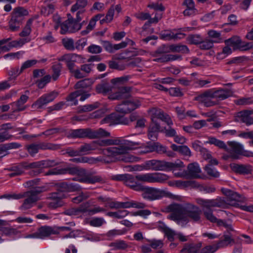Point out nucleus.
Segmentation results:
<instances>
[{
	"label": "nucleus",
	"mask_w": 253,
	"mask_h": 253,
	"mask_svg": "<svg viewBox=\"0 0 253 253\" xmlns=\"http://www.w3.org/2000/svg\"><path fill=\"white\" fill-rule=\"evenodd\" d=\"M96 150L99 151L100 156H104L103 151L107 149L113 148L112 151L116 153L114 160L111 163L123 161L126 163L137 162L138 158L128 153V151L132 150L140 143L138 142L132 141L123 138L114 139H104L93 141Z\"/></svg>",
	"instance_id": "f257e3e1"
},
{
	"label": "nucleus",
	"mask_w": 253,
	"mask_h": 253,
	"mask_svg": "<svg viewBox=\"0 0 253 253\" xmlns=\"http://www.w3.org/2000/svg\"><path fill=\"white\" fill-rule=\"evenodd\" d=\"M162 211L169 213L167 218L184 227L190 221L201 223L202 221V211L200 208L190 203L183 204L173 203L165 207Z\"/></svg>",
	"instance_id": "f03ea898"
},
{
	"label": "nucleus",
	"mask_w": 253,
	"mask_h": 253,
	"mask_svg": "<svg viewBox=\"0 0 253 253\" xmlns=\"http://www.w3.org/2000/svg\"><path fill=\"white\" fill-rule=\"evenodd\" d=\"M169 178L166 174L159 172L138 174L135 176L128 174L124 184L133 190L140 191L143 185L139 182L163 183Z\"/></svg>",
	"instance_id": "7ed1b4c3"
},
{
	"label": "nucleus",
	"mask_w": 253,
	"mask_h": 253,
	"mask_svg": "<svg viewBox=\"0 0 253 253\" xmlns=\"http://www.w3.org/2000/svg\"><path fill=\"white\" fill-rule=\"evenodd\" d=\"M110 136V133L102 128L96 130L89 128L72 129L70 131L68 135V137L72 138H88L89 139H96Z\"/></svg>",
	"instance_id": "20e7f679"
},
{
	"label": "nucleus",
	"mask_w": 253,
	"mask_h": 253,
	"mask_svg": "<svg viewBox=\"0 0 253 253\" xmlns=\"http://www.w3.org/2000/svg\"><path fill=\"white\" fill-rule=\"evenodd\" d=\"M197 203L203 208H207V210L204 211V214L207 220L211 222L215 223L217 218L212 213V211L211 210L212 207H219L224 208L226 207V202L221 198H217L212 200H205L202 198L196 199Z\"/></svg>",
	"instance_id": "39448f33"
},
{
	"label": "nucleus",
	"mask_w": 253,
	"mask_h": 253,
	"mask_svg": "<svg viewBox=\"0 0 253 253\" xmlns=\"http://www.w3.org/2000/svg\"><path fill=\"white\" fill-rule=\"evenodd\" d=\"M145 164L146 169L154 171H169L184 167L183 163L179 160H177L174 162L151 160L146 161Z\"/></svg>",
	"instance_id": "423d86ee"
},
{
	"label": "nucleus",
	"mask_w": 253,
	"mask_h": 253,
	"mask_svg": "<svg viewBox=\"0 0 253 253\" xmlns=\"http://www.w3.org/2000/svg\"><path fill=\"white\" fill-rule=\"evenodd\" d=\"M168 47L163 45L159 47L156 51H154L152 55L155 57L153 61L160 63H166L171 61L181 59V56L178 55L167 54L169 52Z\"/></svg>",
	"instance_id": "0eeeda50"
},
{
	"label": "nucleus",
	"mask_w": 253,
	"mask_h": 253,
	"mask_svg": "<svg viewBox=\"0 0 253 253\" xmlns=\"http://www.w3.org/2000/svg\"><path fill=\"white\" fill-rule=\"evenodd\" d=\"M113 148H110L103 151L104 156H99L96 158L82 157H81V163H88L89 164H94L97 162H101L105 164L111 163V161L114 160L116 153L112 151Z\"/></svg>",
	"instance_id": "6e6552de"
},
{
	"label": "nucleus",
	"mask_w": 253,
	"mask_h": 253,
	"mask_svg": "<svg viewBox=\"0 0 253 253\" xmlns=\"http://www.w3.org/2000/svg\"><path fill=\"white\" fill-rule=\"evenodd\" d=\"M140 191L142 192V197L149 201L159 200L166 194L165 191L163 190L144 185L141 188Z\"/></svg>",
	"instance_id": "1a4fd4ad"
},
{
	"label": "nucleus",
	"mask_w": 253,
	"mask_h": 253,
	"mask_svg": "<svg viewBox=\"0 0 253 253\" xmlns=\"http://www.w3.org/2000/svg\"><path fill=\"white\" fill-rule=\"evenodd\" d=\"M141 105V102L138 99H127L117 105L115 110L119 113L126 114L138 108Z\"/></svg>",
	"instance_id": "9d476101"
},
{
	"label": "nucleus",
	"mask_w": 253,
	"mask_h": 253,
	"mask_svg": "<svg viewBox=\"0 0 253 253\" xmlns=\"http://www.w3.org/2000/svg\"><path fill=\"white\" fill-rule=\"evenodd\" d=\"M148 112L151 117V123H158L157 119H159L165 122L168 126H172L173 122L169 116L164 112L160 109L152 108Z\"/></svg>",
	"instance_id": "9b49d317"
},
{
	"label": "nucleus",
	"mask_w": 253,
	"mask_h": 253,
	"mask_svg": "<svg viewBox=\"0 0 253 253\" xmlns=\"http://www.w3.org/2000/svg\"><path fill=\"white\" fill-rule=\"evenodd\" d=\"M59 61H64L66 63V66L70 71L75 68V63H82L84 62L82 57L75 53H67L58 58Z\"/></svg>",
	"instance_id": "f8f14e48"
},
{
	"label": "nucleus",
	"mask_w": 253,
	"mask_h": 253,
	"mask_svg": "<svg viewBox=\"0 0 253 253\" xmlns=\"http://www.w3.org/2000/svg\"><path fill=\"white\" fill-rule=\"evenodd\" d=\"M58 94L59 92L55 90L44 94L32 104V107L36 109H42L49 102L53 101Z\"/></svg>",
	"instance_id": "ddd939ff"
},
{
	"label": "nucleus",
	"mask_w": 253,
	"mask_h": 253,
	"mask_svg": "<svg viewBox=\"0 0 253 253\" xmlns=\"http://www.w3.org/2000/svg\"><path fill=\"white\" fill-rule=\"evenodd\" d=\"M213 99L212 95V90L209 89L203 93L196 95L194 100L203 104L206 107H210L215 105L217 103L215 101H212Z\"/></svg>",
	"instance_id": "4468645a"
},
{
	"label": "nucleus",
	"mask_w": 253,
	"mask_h": 253,
	"mask_svg": "<svg viewBox=\"0 0 253 253\" xmlns=\"http://www.w3.org/2000/svg\"><path fill=\"white\" fill-rule=\"evenodd\" d=\"M131 87L123 86L119 88L118 91L109 95L110 100L127 99L131 96Z\"/></svg>",
	"instance_id": "2eb2a0df"
},
{
	"label": "nucleus",
	"mask_w": 253,
	"mask_h": 253,
	"mask_svg": "<svg viewBox=\"0 0 253 253\" xmlns=\"http://www.w3.org/2000/svg\"><path fill=\"white\" fill-rule=\"evenodd\" d=\"M57 193L73 192L79 191L81 189V186L74 183L63 182L56 184Z\"/></svg>",
	"instance_id": "dca6fc26"
},
{
	"label": "nucleus",
	"mask_w": 253,
	"mask_h": 253,
	"mask_svg": "<svg viewBox=\"0 0 253 253\" xmlns=\"http://www.w3.org/2000/svg\"><path fill=\"white\" fill-rule=\"evenodd\" d=\"M101 124H108L110 126L117 124H127V120L120 115L112 113L103 118L100 122Z\"/></svg>",
	"instance_id": "f3484780"
},
{
	"label": "nucleus",
	"mask_w": 253,
	"mask_h": 253,
	"mask_svg": "<svg viewBox=\"0 0 253 253\" xmlns=\"http://www.w3.org/2000/svg\"><path fill=\"white\" fill-rule=\"evenodd\" d=\"M253 110H244L236 114L235 120L237 122L245 124L247 126L253 125V118L251 116Z\"/></svg>",
	"instance_id": "a211bd4d"
},
{
	"label": "nucleus",
	"mask_w": 253,
	"mask_h": 253,
	"mask_svg": "<svg viewBox=\"0 0 253 253\" xmlns=\"http://www.w3.org/2000/svg\"><path fill=\"white\" fill-rule=\"evenodd\" d=\"M65 197L64 194L59 193H52L50 194L48 199L51 201L48 203V206L51 209H56L63 206L62 199Z\"/></svg>",
	"instance_id": "6ab92c4d"
},
{
	"label": "nucleus",
	"mask_w": 253,
	"mask_h": 253,
	"mask_svg": "<svg viewBox=\"0 0 253 253\" xmlns=\"http://www.w3.org/2000/svg\"><path fill=\"white\" fill-rule=\"evenodd\" d=\"M186 171L189 177L202 179L205 177V175L201 174V169L197 163L189 164Z\"/></svg>",
	"instance_id": "aec40b11"
},
{
	"label": "nucleus",
	"mask_w": 253,
	"mask_h": 253,
	"mask_svg": "<svg viewBox=\"0 0 253 253\" xmlns=\"http://www.w3.org/2000/svg\"><path fill=\"white\" fill-rule=\"evenodd\" d=\"M230 167L235 173L243 175L251 174L253 170V167L250 165L232 163L230 165Z\"/></svg>",
	"instance_id": "412c9836"
},
{
	"label": "nucleus",
	"mask_w": 253,
	"mask_h": 253,
	"mask_svg": "<svg viewBox=\"0 0 253 253\" xmlns=\"http://www.w3.org/2000/svg\"><path fill=\"white\" fill-rule=\"evenodd\" d=\"M39 239H44L51 235H56L59 234V231L55 229V227L49 226H42L39 228L37 231Z\"/></svg>",
	"instance_id": "4be33fe9"
},
{
	"label": "nucleus",
	"mask_w": 253,
	"mask_h": 253,
	"mask_svg": "<svg viewBox=\"0 0 253 253\" xmlns=\"http://www.w3.org/2000/svg\"><path fill=\"white\" fill-rule=\"evenodd\" d=\"M22 195L23 196V198L26 197L22 205L19 208L22 211L31 209L39 200V198L34 197L31 194H30L28 192H26L24 194H22Z\"/></svg>",
	"instance_id": "5701e85b"
},
{
	"label": "nucleus",
	"mask_w": 253,
	"mask_h": 253,
	"mask_svg": "<svg viewBox=\"0 0 253 253\" xmlns=\"http://www.w3.org/2000/svg\"><path fill=\"white\" fill-rule=\"evenodd\" d=\"M228 144L230 148L227 147L228 151H227L230 153L231 158L238 159V155L243 153L242 145L235 142H228Z\"/></svg>",
	"instance_id": "b1692460"
},
{
	"label": "nucleus",
	"mask_w": 253,
	"mask_h": 253,
	"mask_svg": "<svg viewBox=\"0 0 253 253\" xmlns=\"http://www.w3.org/2000/svg\"><path fill=\"white\" fill-rule=\"evenodd\" d=\"M161 127L158 123H151L148 130V137L149 139L155 141L157 140L158 133L161 132Z\"/></svg>",
	"instance_id": "393cba45"
},
{
	"label": "nucleus",
	"mask_w": 253,
	"mask_h": 253,
	"mask_svg": "<svg viewBox=\"0 0 253 253\" xmlns=\"http://www.w3.org/2000/svg\"><path fill=\"white\" fill-rule=\"evenodd\" d=\"M83 175L78 179L81 182L93 184L99 182L102 180L100 176L93 175L90 173H85L84 170H83Z\"/></svg>",
	"instance_id": "a878e982"
},
{
	"label": "nucleus",
	"mask_w": 253,
	"mask_h": 253,
	"mask_svg": "<svg viewBox=\"0 0 253 253\" xmlns=\"http://www.w3.org/2000/svg\"><path fill=\"white\" fill-rule=\"evenodd\" d=\"M113 86L110 84L105 81H102V82L96 85L95 89L98 93L106 95L111 92L112 90Z\"/></svg>",
	"instance_id": "bb28decb"
},
{
	"label": "nucleus",
	"mask_w": 253,
	"mask_h": 253,
	"mask_svg": "<svg viewBox=\"0 0 253 253\" xmlns=\"http://www.w3.org/2000/svg\"><path fill=\"white\" fill-rule=\"evenodd\" d=\"M221 191L227 197L226 198H221L225 201L226 205L228 201H239L240 200L241 197L237 193L225 188H222Z\"/></svg>",
	"instance_id": "cd10ccee"
},
{
	"label": "nucleus",
	"mask_w": 253,
	"mask_h": 253,
	"mask_svg": "<svg viewBox=\"0 0 253 253\" xmlns=\"http://www.w3.org/2000/svg\"><path fill=\"white\" fill-rule=\"evenodd\" d=\"M222 238L217 243L220 248L226 247L231 244H234L235 242L229 231L224 232Z\"/></svg>",
	"instance_id": "c85d7f7f"
},
{
	"label": "nucleus",
	"mask_w": 253,
	"mask_h": 253,
	"mask_svg": "<svg viewBox=\"0 0 253 253\" xmlns=\"http://www.w3.org/2000/svg\"><path fill=\"white\" fill-rule=\"evenodd\" d=\"M95 150H96V148L93 141L89 143H84L79 147L80 156L90 154Z\"/></svg>",
	"instance_id": "c756f323"
},
{
	"label": "nucleus",
	"mask_w": 253,
	"mask_h": 253,
	"mask_svg": "<svg viewBox=\"0 0 253 253\" xmlns=\"http://www.w3.org/2000/svg\"><path fill=\"white\" fill-rule=\"evenodd\" d=\"M28 96L26 95H22L20 98L15 102L12 104V106H15L13 110L14 112L21 111L25 109V107L23 105L27 102Z\"/></svg>",
	"instance_id": "7c9ffc66"
},
{
	"label": "nucleus",
	"mask_w": 253,
	"mask_h": 253,
	"mask_svg": "<svg viewBox=\"0 0 253 253\" xmlns=\"http://www.w3.org/2000/svg\"><path fill=\"white\" fill-rule=\"evenodd\" d=\"M213 98H217L219 100H224L232 95V92L229 90H218L215 91H212Z\"/></svg>",
	"instance_id": "2f4dec72"
},
{
	"label": "nucleus",
	"mask_w": 253,
	"mask_h": 253,
	"mask_svg": "<svg viewBox=\"0 0 253 253\" xmlns=\"http://www.w3.org/2000/svg\"><path fill=\"white\" fill-rule=\"evenodd\" d=\"M145 205L142 203L136 202L133 201L126 202H120V209L135 208L137 209H143Z\"/></svg>",
	"instance_id": "473e14b6"
},
{
	"label": "nucleus",
	"mask_w": 253,
	"mask_h": 253,
	"mask_svg": "<svg viewBox=\"0 0 253 253\" xmlns=\"http://www.w3.org/2000/svg\"><path fill=\"white\" fill-rule=\"evenodd\" d=\"M22 21V20L12 14L11 18L9 21V27L10 30L12 31H16L18 30Z\"/></svg>",
	"instance_id": "72a5a7b5"
},
{
	"label": "nucleus",
	"mask_w": 253,
	"mask_h": 253,
	"mask_svg": "<svg viewBox=\"0 0 253 253\" xmlns=\"http://www.w3.org/2000/svg\"><path fill=\"white\" fill-rule=\"evenodd\" d=\"M100 105V103L99 102H95L91 104H86L84 106H80L78 107V111L79 113L90 112L99 108Z\"/></svg>",
	"instance_id": "f704fd0d"
},
{
	"label": "nucleus",
	"mask_w": 253,
	"mask_h": 253,
	"mask_svg": "<svg viewBox=\"0 0 253 253\" xmlns=\"http://www.w3.org/2000/svg\"><path fill=\"white\" fill-rule=\"evenodd\" d=\"M39 150H56L59 149L61 146L59 144L51 143L41 142L37 144Z\"/></svg>",
	"instance_id": "c9c22d12"
},
{
	"label": "nucleus",
	"mask_w": 253,
	"mask_h": 253,
	"mask_svg": "<svg viewBox=\"0 0 253 253\" xmlns=\"http://www.w3.org/2000/svg\"><path fill=\"white\" fill-rule=\"evenodd\" d=\"M68 17L70 26V32L74 33L81 29L82 26V23L76 21L70 14L68 15Z\"/></svg>",
	"instance_id": "e433bc0d"
},
{
	"label": "nucleus",
	"mask_w": 253,
	"mask_h": 253,
	"mask_svg": "<svg viewBox=\"0 0 253 253\" xmlns=\"http://www.w3.org/2000/svg\"><path fill=\"white\" fill-rule=\"evenodd\" d=\"M80 94L81 92L77 90L68 95L66 98V100L67 102H69V105H77L78 103L77 98L80 96Z\"/></svg>",
	"instance_id": "4c0bfd02"
},
{
	"label": "nucleus",
	"mask_w": 253,
	"mask_h": 253,
	"mask_svg": "<svg viewBox=\"0 0 253 253\" xmlns=\"http://www.w3.org/2000/svg\"><path fill=\"white\" fill-rule=\"evenodd\" d=\"M87 0H77L76 2L72 6L71 11L75 12L78 10H84V8L87 5Z\"/></svg>",
	"instance_id": "58836bf2"
},
{
	"label": "nucleus",
	"mask_w": 253,
	"mask_h": 253,
	"mask_svg": "<svg viewBox=\"0 0 253 253\" xmlns=\"http://www.w3.org/2000/svg\"><path fill=\"white\" fill-rule=\"evenodd\" d=\"M92 83L90 80L86 79L78 82L74 85V88L77 89H84L89 88Z\"/></svg>",
	"instance_id": "ea45409f"
},
{
	"label": "nucleus",
	"mask_w": 253,
	"mask_h": 253,
	"mask_svg": "<svg viewBox=\"0 0 253 253\" xmlns=\"http://www.w3.org/2000/svg\"><path fill=\"white\" fill-rule=\"evenodd\" d=\"M207 143H209L210 144L214 145L215 146L219 147V148L223 149L226 151H228V149H227V147L225 143L223 141L218 140L215 137H210L208 138Z\"/></svg>",
	"instance_id": "a19ab883"
},
{
	"label": "nucleus",
	"mask_w": 253,
	"mask_h": 253,
	"mask_svg": "<svg viewBox=\"0 0 253 253\" xmlns=\"http://www.w3.org/2000/svg\"><path fill=\"white\" fill-rule=\"evenodd\" d=\"M62 68V65L60 63H57L53 64L51 67L53 74L51 78L54 81H56L61 74V71Z\"/></svg>",
	"instance_id": "79ce46f5"
},
{
	"label": "nucleus",
	"mask_w": 253,
	"mask_h": 253,
	"mask_svg": "<svg viewBox=\"0 0 253 253\" xmlns=\"http://www.w3.org/2000/svg\"><path fill=\"white\" fill-rule=\"evenodd\" d=\"M241 39L238 36H234L228 40L225 41V43L228 45L233 47L234 50L238 49L239 42Z\"/></svg>",
	"instance_id": "37998d69"
},
{
	"label": "nucleus",
	"mask_w": 253,
	"mask_h": 253,
	"mask_svg": "<svg viewBox=\"0 0 253 253\" xmlns=\"http://www.w3.org/2000/svg\"><path fill=\"white\" fill-rule=\"evenodd\" d=\"M129 212L126 210H120L115 212L110 211L106 213V215L118 219H122L127 216Z\"/></svg>",
	"instance_id": "c03bdc74"
},
{
	"label": "nucleus",
	"mask_w": 253,
	"mask_h": 253,
	"mask_svg": "<svg viewBox=\"0 0 253 253\" xmlns=\"http://www.w3.org/2000/svg\"><path fill=\"white\" fill-rule=\"evenodd\" d=\"M169 50L172 52L183 53H187L189 52L188 48L185 45H171L169 46Z\"/></svg>",
	"instance_id": "a18cd8bd"
},
{
	"label": "nucleus",
	"mask_w": 253,
	"mask_h": 253,
	"mask_svg": "<svg viewBox=\"0 0 253 253\" xmlns=\"http://www.w3.org/2000/svg\"><path fill=\"white\" fill-rule=\"evenodd\" d=\"M110 246L114 247L116 250H125L129 247V245L123 240H118L111 243Z\"/></svg>",
	"instance_id": "49530a36"
},
{
	"label": "nucleus",
	"mask_w": 253,
	"mask_h": 253,
	"mask_svg": "<svg viewBox=\"0 0 253 253\" xmlns=\"http://www.w3.org/2000/svg\"><path fill=\"white\" fill-rule=\"evenodd\" d=\"M12 14L23 20V16L27 15L28 14V11L23 7H19L14 9Z\"/></svg>",
	"instance_id": "de8ad7c7"
},
{
	"label": "nucleus",
	"mask_w": 253,
	"mask_h": 253,
	"mask_svg": "<svg viewBox=\"0 0 253 253\" xmlns=\"http://www.w3.org/2000/svg\"><path fill=\"white\" fill-rule=\"evenodd\" d=\"M42 169L53 167L58 165L60 162L57 160H45L41 161Z\"/></svg>",
	"instance_id": "09e8293b"
},
{
	"label": "nucleus",
	"mask_w": 253,
	"mask_h": 253,
	"mask_svg": "<svg viewBox=\"0 0 253 253\" xmlns=\"http://www.w3.org/2000/svg\"><path fill=\"white\" fill-rule=\"evenodd\" d=\"M105 109H99L96 111L93 112L92 113L89 115V116L87 118L85 119H79L78 120H85L87 119H99L102 117L104 114L105 113Z\"/></svg>",
	"instance_id": "8fccbe9b"
},
{
	"label": "nucleus",
	"mask_w": 253,
	"mask_h": 253,
	"mask_svg": "<svg viewBox=\"0 0 253 253\" xmlns=\"http://www.w3.org/2000/svg\"><path fill=\"white\" fill-rule=\"evenodd\" d=\"M32 22V19H30L28 20L25 27H24L22 31L20 33V36L27 37L30 34L31 32V26Z\"/></svg>",
	"instance_id": "3c124183"
},
{
	"label": "nucleus",
	"mask_w": 253,
	"mask_h": 253,
	"mask_svg": "<svg viewBox=\"0 0 253 253\" xmlns=\"http://www.w3.org/2000/svg\"><path fill=\"white\" fill-rule=\"evenodd\" d=\"M205 170L207 172V174L212 177L217 178L220 175V173L218 171H216V169L211 165H207L205 167Z\"/></svg>",
	"instance_id": "603ef678"
},
{
	"label": "nucleus",
	"mask_w": 253,
	"mask_h": 253,
	"mask_svg": "<svg viewBox=\"0 0 253 253\" xmlns=\"http://www.w3.org/2000/svg\"><path fill=\"white\" fill-rule=\"evenodd\" d=\"M64 47L69 50H73L75 48L74 42L72 39H63L62 41Z\"/></svg>",
	"instance_id": "864d4df0"
},
{
	"label": "nucleus",
	"mask_w": 253,
	"mask_h": 253,
	"mask_svg": "<svg viewBox=\"0 0 253 253\" xmlns=\"http://www.w3.org/2000/svg\"><path fill=\"white\" fill-rule=\"evenodd\" d=\"M114 15V11L113 7L110 6L105 18L100 20L101 24H103L104 22L109 23L112 21Z\"/></svg>",
	"instance_id": "5fc2aeb1"
},
{
	"label": "nucleus",
	"mask_w": 253,
	"mask_h": 253,
	"mask_svg": "<svg viewBox=\"0 0 253 253\" xmlns=\"http://www.w3.org/2000/svg\"><path fill=\"white\" fill-rule=\"evenodd\" d=\"M219 248L218 244L216 245H209L205 247L201 250V253H214Z\"/></svg>",
	"instance_id": "6e6d98bb"
},
{
	"label": "nucleus",
	"mask_w": 253,
	"mask_h": 253,
	"mask_svg": "<svg viewBox=\"0 0 253 253\" xmlns=\"http://www.w3.org/2000/svg\"><path fill=\"white\" fill-rule=\"evenodd\" d=\"M213 45V41L211 40L207 39L205 41H201L200 43V47L202 49L208 50L212 47Z\"/></svg>",
	"instance_id": "4d7b16f0"
},
{
	"label": "nucleus",
	"mask_w": 253,
	"mask_h": 253,
	"mask_svg": "<svg viewBox=\"0 0 253 253\" xmlns=\"http://www.w3.org/2000/svg\"><path fill=\"white\" fill-rule=\"evenodd\" d=\"M208 35L210 37L215 39V40H213V42L218 43L222 41L220 33L215 30L209 31Z\"/></svg>",
	"instance_id": "13d9d810"
},
{
	"label": "nucleus",
	"mask_w": 253,
	"mask_h": 253,
	"mask_svg": "<svg viewBox=\"0 0 253 253\" xmlns=\"http://www.w3.org/2000/svg\"><path fill=\"white\" fill-rule=\"evenodd\" d=\"M54 10V5L51 3H48L47 5L42 6L41 9V12L44 15H48L53 12Z\"/></svg>",
	"instance_id": "bf43d9fd"
},
{
	"label": "nucleus",
	"mask_w": 253,
	"mask_h": 253,
	"mask_svg": "<svg viewBox=\"0 0 253 253\" xmlns=\"http://www.w3.org/2000/svg\"><path fill=\"white\" fill-rule=\"evenodd\" d=\"M188 41L191 44H200L202 40V37L199 35H190L187 37Z\"/></svg>",
	"instance_id": "052dcab7"
},
{
	"label": "nucleus",
	"mask_w": 253,
	"mask_h": 253,
	"mask_svg": "<svg viewBox=\"0 0 253 253\" xmlns=\"http://www.w3.org/2000/svg\"><path fill=\"white\" fill-rule=\"evenodd\" d=\"M109 66L111 69L119 70H124L126 68L125 64H121L113 60L109 62Z\"/></svg>",
	"instance_id": "680f3d73"
},
{
	"label": "nucleus",
	"mask_w": 253,
	"mask_h": 253,
	"mask_svg": "<svg viewBox=\"0 0 253 253\" xmlns=\"http://www.w3.org/2000/svg\"><path fill=\"white\" fill-rule=\"evenodd\" d=\"M51 77L49 75L44 76L42 78L37 82L39 88H42L48 83L51 80Z\"/></svg>",
	"instance_id": "e2e57ef3"
},
{
	"label": "nucleus",
	"mask_w": 253,
	"mask_h": 253,
	"mask_svg": "<svg viewBox=\"0 0 253 253\" xmlns=\"http://www.w3.org/2000/svg\"><path fill=\"white\" fill-rule=\"evenodd\" d=\"M168 126V128L165 127L162 128L161 132L164 133L167 137H174L176 134V130L172 128L171 126Z\"/></svg>",
	"instance_id": "0e129e2a"
},
{
	"label": "nucleus",
	"mask_w": 253,
	"mask_h": 253,
	"mask_svg": "<svg viewBox=\"0 0 253 253\" xmlns=\"http://www.w3.org/2000/svg\"><path fill=\"white\" fill-rule=\"evenodd\" d=\"M253 47V44L250 42H243L241 39L239 42L238 49L240 50H247Z\"/></svg>",
	"instance_id": "69168bd1"
},
{
	"label": "nucleus",
	"mask_w": 253,
	"mask_h": 253,
	"mask_svg": "<svg viewBox=\"0 0 253 253\" xmlns=\"http://www.w3.org/2000/svg\"><path fill=\"white\" fill-rule=\"evenodd\" d=\"M46 189L44 186L36 187L33 189L28 191V192L30 194H31L35 198H39L38 195L42 192L45 191Z\"/></svg>",
	"instance_id": "338daca9"
},
{
	"label": "nucleus",
	"mask_w": 253,
	"mask_h": 253,
	"mask_svg": "<svg viewBox=\"0 0 253 253\" xmlns=\"http://www.w3.org/2000/svg\"><path fill=\"white\" fill-rule=\"evenodd\" d=\"M90 196L89 194L87 192H82L78 196L73 199V202L75 203L78 204L84 200L87 199Z\"/></svg>",
	"instance_id": "774afa93"
}]
</instances>
